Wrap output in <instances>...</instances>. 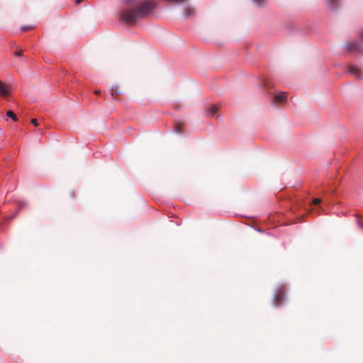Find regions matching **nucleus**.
Here are the masks:
<instances>
[{
	"mask_svg": "<svg viewBox=\"0 0 363 363\" xmlns=\"http://www.w3.org/2000/svg\"><path fill=\"white\" fill-rule=\"evenodd\" d=\"M6 116L9 118H11L14 121H17V117H16V116L15 115V113L12 111H8L6 112Z\"/></svg>",
	"mask_w": 363,
	"mask_h": 363,
	"instance_id": "obj_10",
	"label": "nucleus"
},
{
	"mask_svg": "<svg viewBox=\"0 0 363 363\" xmlns=\"http://www.w3.org/2000/svg\"><path fill=\"white\" fill-rule=\"evenodd\" d=\"M30 122H31V123H33L35 126H37V125H38L37 120H36V119H35V118L31 119V121H30Z\"/></svg>",
	"mask_w": 363,
	"mask_h": 363,
	"instance_id": "obj_17",
	"label": "nucleus"
},
{
	"mask_svg": "<svg viewBox=\"0 0 363 363\" xmlns=\"http://www.w3.org/2000/svg\"><path fill=\"white\" fill-rule=\"evenodd\" d=\"M357 224H358V225L359 226V228H361L363 230V222H362V221H361L360 220H359L357 221Z\"/></svg>",
	"mask_w": 363,
	"mask_h": 363,
	"instance_id": "obj_18",
	"label": "nucleus"
},
{
	"mask_svg": "<svg viewBox=\"0 0 363 363\" xmlns=\"http://www.w3.org/2000/svg\"><path fill=\"white\" fill-rule=\"evenodd\" d=\"M320 202H321V199H318V198H317V199H313V205H318V204H319Z\"/></svg>",
	"mask_w": 363,
	"mask_h": 363,
	"instance_id": "obj_15",
	"label": "nucleus"
},
{
	"mask_svg": "<svg viewBox=\"0 0 363 363\" xmlns=\"http://www.w3.org/2000/svg\"><path fill=\"white\" fill-rule=\"evenodd\" d=\"M358 47H359V45L357 43H352L347 45V48L350 51L357 50Z\"/></svg>",
	"mask_w": 363,
	"mask_h": 363,
	"instance_id": "obj_8",
	"label": "nucleus"
},
{
	"mask_svg": "<svg viewBox=\"0 0 363 363\" xmlns=\"http://www.w3.org/2000/svg\"><path fill=\"white\" fill-rule=\"evenodd\" d=\"M22 55H23V51L21 50L14 53V55L16 57H21V56H22Z\"/></svg>",
	"mask_w": 363,
	"mask_h": 363,
	"instance_id": "obj_16",
	"label": "nucleus"
},
{
	"mask_svg": "<svg viewBox=\"0 0 363 363\" xmlns=\"http://www.w3.org/2000/svg\"><path fill=\"white\" fill-rule=\"evenodd\" d=\"M329 4L331 5L332 8H335L336 6V3L337 0H328Z\"/></svg>",
	"mask_w": 363,
	"mask_h": 363,
	"instance_id": "obj_13",
	"label": "nucleus"
},
{
	"mask_svg": "<svg viewBox=\"0 0 363 363\" xmlns=\"http://www.w3.org/2000/svg\"><path fill=\"white\" fill-rule=\"evenodd\" d=\"M218 111V107L216 105H211L207 110L206 114L208 116H213Z\"/></svg>",
	"mask_w": 363,
	"mask_h": 363,
	"instance_id": "obj_6",
	"label": "nucleus"
},
{
	"mask_svg": "<svg viewBox=\"0 0 363 363\" xmlns=\"http://www.w3.org/2000/svg\"><path fill=\"white\" fill-rule=\"evenodd\" d=\"M346 72L353 75L357 79L362 78L361 69L357 66L350 65L346 67Z\"/></svg>",
	"mask_w": 363,
	"mask_h": 363,
	"instance_id": "obj_3",
	"label": "nucleus"
},
{
	"mask_svg": "<svg viewBox=\"0 0 363 363\" xmlns=\"http://www.w3.org/2000/svg\"><path fill=\"white\" fill-rule=\"evenodd\" d=\"M185 17H189L195 13V9L192 7H186L184 11Z\"/></svg>",
	"mask_w": 363,
	"mask_h": 363,
	"instance_id": "obj_7",
	"label": "nucleus"
},
{
	"mask_svg": "<svg viewBox=\"0 0 363 363\" xmlns=\"http://www.w3.org/2000/svg\"><path fill=\"white\" fill-rule=\"evenodd\" d=\"M35 27V26H34V25L23 26L21 28V30H22V31H28V30L33 29Z\"/></svg>",
	"mask_w": 363,
	"mask_h": 363,
	"instance_id": "obj_12",
	"label": "nucleus"
},
{
	"mask_svg": "<svg viewBox=\"0 0 363 363\" xmlns=\"http://www.w3.org/2000/svg\"><path fill=\"white\" fill-rule=\"evenodd\" d=\"M111 91V95L113 96V97L114 99H116V96H118L121 94V92L118 90L117 87L115 88L114 86H112Z\"/></svg>",
	"mask_w": 363,
	"mask_h": 363,
	"instance_id": "obj_9",
	"label": "nucleus"
},
{
	"mask_svg": "<svg viewBox=\"0 0 363 363\" xmlns=\"http://www.w3.org/2000/svg\"><path fill=\"white\" fill-rule=\"evenodd\" d=\"M127 7L121 13L123 21L132 24L136 21L146 17L153 9V3L147 0L140 3H132L131 0H125Z\"/></svg>",
	"mask_w": 363,
	"mask_h": 363,
	"instance_id": "obj_1",
	"label": "nucleus"
},
{
	"mask_svg": "<svg viewBox=\"0 0 363 363\" xmlns=\"http://www.w3.org/2000/svg\"><path fill=\"white\" fill-rule=\"evenodd\" d=\"M254 1L259 6H262L265 3V0H254Z\"/></svg>",
	"mask_w": 363,
	"mask_h": 363,
	"instance_id": "obj_14",
	"label": "nucleus"
},
{
	"mask_svg": "<svg viewBox=\"0 0 363 363\" xmlns=\"http://www.w3.org/2000/svg\"><path fill=\"white\" fill-rule=\"evenodd\" d=\"M175 131L177 133H182L183 132L182 124L180 123H177L175 125Z\"/></svg>",
	"mask_w": 363,
	"mask_h": 363,
	"instance_id": "obj_11",
	"label": "nucleus"
},
{
	"mask_svg": "<svg viewBox=\"0 0 363 363\" xmlns=\"http://www.w3.org/2000/svg\"><path fill=\"white\" fill-rule=\"evenodd\" d=\"M362 38H363V33H362Z\"/></svg>",
	"mask_w": 363,
	"mask_h": 363,
	"instance_id": "obj_21",
	"label": "nucleus"
},
{
	"mask_svg": "<svg viewBox=\"0 0 363 363\" xmlns=\"http://www.w3.org/2000/svg\"><path fill=\"white\" fill-rule=\"evenodd\" d=\"M285 297V289L284 288L279 289L273 300L274 305L276 306H280L282 303V301L284 300Z\"/></svg>",
	"mask_w": 363,
	"mask_h": 363,
	"instance_id": "obj_2",
	"label": "nucleus"
},
{
	"mask_svg": "<svg viewBox=\"0 0 363 363\" xmlns=\"http://www.w3.org/2000/svg\"><path fill=\"white\" fill-rule=\"evenodd\" d=\"M94 94H100V91L99 90H95L94 91Z\"/></svg>",
	"mask_w": 363,
	"mask_h": 363,
	"instance_id": "obj_19",
	"label": "nucleus"
},
{
	"mask_svg": "<svg viewBox=\"0 0 363 363\" xmlns=\"http://www.w3.org/2000/svg\"><path fill=\"white\" fill-rule=\"evenodd\" d=\"M286 100V94L285 92H281L275 95L273 103L281 104Z\"/></svg>",
	"mask_w": 363,
	"mask_h": 363,
	"instance_id": "obj_5",
	"label": "nucleus"
},
{
	"mask_svg": "<svg viewBox=\"0 0 363 363\" xmlns=\"http://www.w3.org/2000/svg\"><path fill=\"white\" fill-rule=\"evenodd\" d=\"M77 4H79L83 0H75Z\"/></svg>",
	"mask_w": 363,
	"mask_h": 363,
	"instance_id": "obj_20",
	"label": "nucleus"
},
{
	"mask_svg": "<svg viewBox=\"0 0 363 363\" xmlns=\"http://www.w3.org/2000/svg\"><path fill=\"white\" fill-rule=\"evenodd\" d=\"M10 94L9 86L0 80V97H6Z\"/></svg>",
	"mask_w": 363,
	"mask_h": 363,
	"instance_id": "obj_4",
	"label": "nucleus"
}]
</instances>
